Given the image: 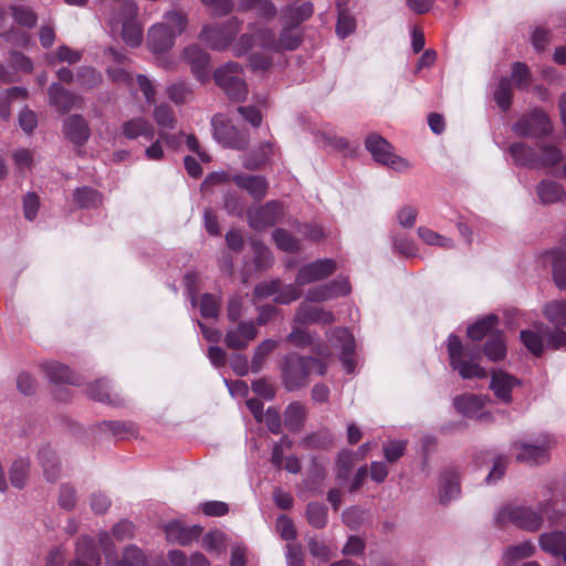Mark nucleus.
I'll return each mask as SVG.
<instances>
[{"instance_id":"obj_42","label":"nucleus","mask_w":566,"mask_h":566,"mask_svg":"<svg viewBox=\"0 0 566 566\" xmlns=\"http://www.w3.org/2000/svg\"><path fill=\"white\" fill-rule=\"evenodd\" d=\"M73 199L80 208L90 209L97 208L103 201V196L97 190L84 186L75 189Z\"/></svg>"},{"instance_id":"obj_61","label":"nucleus","mask_w":566,"mask_h":566,"mask_svg":"<svg viewBox=\"0 0 566 566\" xmlns=\"http://www.w3.org/2000/svg\"><path fill=\"white\" fill-rule=\"evenodd\" d=\"M103 426L119 439L128 438L137 432L136 426L127 421H105Z\"/></svg>"},{"instance_id":"obj_9","label":"nucleus","mask_w":566,"mask_h":566,"mask_svg":"<svg viewBox=\"0 0 566 566\" xmlns=\"http://www.w3.org/2000/svg\"><path fill=\"white\" fill-rule=\"evenodd\" d=\"M555 446V440L548 434H541L536 442H515L513 449L518 462L530 465H538L549 460V450Z\"/></svg>"},{"instance_id":"obj_30","label":"nucleus","mask_w":566,"mask_h":566,"mask_svg":"<svg viewBox=\"0 0 566 566\" xmlns=\"http://www.w3.org/2000/svg\"><path fill=\"white\" fill-rule=\"evenodd\" d=\"M509 151L515 165L527 168H539L538 154L525 143H513L510 145Z\"/></svg>"},{"instance_id":"obj_31","label":"nucleus","mask_w":566,"mask_h":566,"mask_svg":"<svg viewBox=\"0 0 566 566\" xmlns=\"http://www.w3.org/2000/svg\"><path fill=\"white\" fill-rule=\"evenodd\" d=\"M38 459L43 469L45 480L48 482H55L61 472V464L55 451L50 446H45L39 450Z\"/></svg>"},{"instance_id":"obj_53","label":"nucleus","mask_w":566,"mask_h":566,"mask_svg":"<svg viewBox=\"0 0 566 566\" xmlns=\"http://www.w3.org/2000/svg\"><path fill=\"white\" fill-rule=\"evenodd\" d=\"M306 517L315 528H323L327 523V509L324 504L312 502L307 505Z\"/></svg>"},{"instance_id":"obj_51","label":"nucleus","mask_w":566,"mask_h":566,"mask_svg":"<svg viewBox=\"0 0 566 566\" xmlns=\"http://www.w3.org/2000/svg\"><path fill=\"white\" fill-rule=\"evenodd\" d=\"M251 249L253 251V261L258 270H265L272 265V253L262 242L252 240Z\"/></svg>"},{"instance_id":"obj_11","label":"nucleus","mask_w":566,"mask_h":566,"mask_svg":"<svg viewBox=\"0 0 566 566\" xmlns=\"http://www.w3.org/2000/svg\"><path fill=\"white\" fill-rule=\"evenodd\" d=\"M512 130L520 137L541 138L551 134L552 124L544 112L533 109L515 122Z\"/></svg>"},{"instance_id":"obj_35","label":"nucleus","mask_w":566,"mask_h":566,"mask_svg":"<svg viewBox=\"0 0 566 566\" xmlns=\"http://www.w3.org/2000/svg\"><path fill=\"white\" fill-rule=\"evenodd\" d=\"M552 260L553 280L555 285L564 291L566 290V254L562 247L547 252Z\"/></svg>"},{"instance_id":"obj_24","label":"nucleus","mask_w":566,"mask_h":566,"mask_svg":"<svg viewBox=\"0 0 566 566\" xmlns=\"http://www.w3.org/2000/svg\"><path fill=\"white\" fill-rule=\"evenodd\" d=\"M277 40L275 34L265 28L256 30L252 34H243L240 39L242 49H238L239 54L247 52L250 48L259 45L261 48L277 51Z\"/></svg>"},{"instance_id":"obj_55","label":"nucleus","mask_w":566,"mask_h":566,"mask_svg":"<svg viewBox=\"0 0 566 566\" xmlns=\"http://www.w3.org/2000/svg\"><path fill=\"white\" fill-rule=\"evenodd\" d=\"M273 240L276 247L285 252H296L300 250V242L285 229L279 228L273 231Z\"/></svg>"},{"instance_id":"obj_62","label":"nucleus","mask_w":566,"mask_h":566,"mask_svg":"<svg viewBox=\"0 0 566 566\" xmlns=\"http://www.w3.org/2000/svg\"><path fill=\"white\" fill-rule=\"evenodd\" d=\"M11 11L14 21L23 27L32 28L38 21L36 14L30 8L12 6Z\"/></svg>"},{"instance_id":"obj_15","label":"nucleus","mask_w":566,"mask_h":566,"mask_svg":"<svg viewBox=\"0 0 566 566\" xmlns=\"http://www.w3.org/2000/svg\"><path fill=\"white\" fill-rule=\"evenodd\" d=\"M350 285L347 279H336L328 283L310 289L305 294L307 302H326L349 294Z\"/></svg>"},{"instance_id":"obj_64","label":"nucleus","mask_w":566,"mask_h":566,"mask_svg":"<svg viewBox=\"0 0 566 566\" xmlns=\"http://www.w3.org/2000/svg\"><path fill=\"white\" fill-rule=\"evenodd\" d=\"M313 14V4L311 2H304L296 8H289V22L294 27H297L301 22L308 19Z\"/></svg>"},{"instance_id":"obj_2","label":"nucleus","mask_w":566,"mask_h":566,"mask_svg":"<svg viewBox=\"0 0 566 566\" xmlns=\"http://www.w3.org/2000/svg\"><path fill=\"white\" fill-rule=\"evenodd\" d=\"M447 349L450 366L463 379L486 377L485 369L478 363L480 358V347L478 345L464 346L457 335L451 334L448 337Z\"/></svg>"},{"instance_id":"obj_57","label":"nucleus","mask_w":566,"mask_h":566,"mask_svg":"<svg viewBox=\"0 0 566 566\" xmlns=\"http://www.w3.org/2000/svg\"><path fill=\"white\" fill-rule=\"evenodd\" d=\"M239 30V22L237 19L231 18L227 21L224 31H214V50L226 48L235 36Z\"/></svg>"},{"instance_id":"obj_50","label":"nucleus","mask_w":566,"mask_h":566,"mask_svg":"<svg viewBox=\"0 0 566 566\" xmlns=\"http://www.w3.org/2000/svg\"><path fill=\"white\" fill-rule=\"evenodd\" d=\"M513 97V85L510 77H502L494 91V99L502 111H507L511 107Z\"/></svg>"},{"instance_id":"obj_21","label":"nucleus","mask_w":566,"mask_h":566,"mask_svg":"<svg viewBox=\"0 0 566 566\" xmlns=\"http://www.w3.org/2000/svg\"><path fill=\"white\" fill-rule=\"evenodd\" d=\"M485 399L483 397L473 394L457 396L453 400V406L458 412L480 420L489 417L486 412L482 411Z\"/></svg>"},{"instance_id":"obj_54","label":"nucleus","mask_w":566,"mask_h":566,"mask_svg":"<svg viewBox=\"0 0 566 566\" xmlns=\"http://www.w3.org/2000/svg\"><path fill=\"white\" fill-rule=\"evenodd\" d=\"M354 467V454L348 450L338 453L336 461V479L339 482H346Z\"/></svg>"},{"instance_id":"obj_16","label":"nucleus","mask_w":566,"mask_h":566,"mask_svg":"<svg viewBox=\"0 0 566 566\" xmlns=\"http://www.w3.org/2000/svg\"><path fill=\"white\" fill-rule=\"evenodd\" d=\"M311 302H302L295 313L294 323L301 325L322 324L331 325L335 321V316L331 311L319 306H313Z\"/></svg>"},{"instance_id":"obj_23","label":"nucleus","mask_w":566,"mask_h":566,"mask_svg":"<svg viewBox=\"0 0 566 566\" xmlns=\"http://www.w3.org/2000/svg\"><path fill=\"white\" fill-rule=\"evenodd\" d=\"M233 182L247 191L254 200H262L269 189V182L263 176L239 174L233 176Z\"/></svg>"},{"instance_id":"obj_34","label":"nucleus","mask_w":566,"mask_h":566,"mask_svg":"<svg viewBox=\"0 0 566 566\" xmlns=\"http://www.w3.org/2000/svg\"><path fill=\"white\" fill-rule=\"evenodd\" d=\"M439 494L443 504L449 503L460 494L459 478L454 470H447L442 473Z\"/></svg>"},{"instance_id":"obj_38","label":"nucleus","mask_w":566,"mask_h":566,"mask_svg":"<svg viewBox=\"0 0 566 566\" xmlns=\"http://www.w3.org/2000/svg\"><path fill=\"white\" fill-rule=\"evenodd\" d=\"M537 196L543 203H555L560 201L566 192L556 181L543 180L537 186Z\"/></svg>"},{"instance_id":"obj_17","label":"nucleus","mask_w":566,"mask_h":566,"mask_svg":"<svg viewBox=\"0 0 566 566\" xmlns=\"http://www.w3.org/2000/svg\"><path fill=\"white\" fill-rule=\"evenodd\" d=\"M168 542L179 545H189L202 534L200 525L186 526L179 521H171L165 526Z\"/></svg>"},{"instance_id":"obj_32","label":"nucleus","mask_w":566,"mask_h":566,"mask_svg":"<svg viewBox=\"0 0 566 566\" xmlns=\"http://www.w3.org/2000/svg\"><path fill=\"white\" fill-rule=\"evenodd\" d=\"M122 128L123 135L128 139L144 137L147 140H153L155 136V128L153 124L142 117L133 118L125 122Z\"/></svg>"},{"instance_id":"obj_49","label":"nucleus","mask_w":566,"mask_h":566,"mask_svg":"<svg viewBox=\"0 0 566 566\" xmlns=\"http://www.w3.org/2000/svg\"><path fill=\"white\" fill-rule=\"evenodd\" d=\"M168 558L172 566H209V562L200 553L193 554L188 559L181 551L172 549L168 553Z\"/></svg>"},{"instance_id":"obj_59","label":"nucleus","mask_w":566,"mask_h":566,"mask_svg":"<svg viewBox=\"0 0 566 566\" xmlns=\"http://www.w3.org/2000/svg\"><path fill=\"white\" fill-rule=\"evenodd\" d=\"M539 168L554 167L563 160V155L559 148L554 145L545 144L541 146Z\"/></svg>"},{"instance_id":"obj_10","label":"nucleus","mask_w":566,"mask_h":566,"mask_svg":"<svg viewBox=\"0 0 566 566\" xmlns=\"http://www.w3.org/2000/svg\"><path fill=\"white\" fill-rule=\"evenodd\" d=\"M98 544L105 555L106 563L115 566H146L145 554L135 545L123 551L122 558L116 560V549L107 532L98 534Z\"/></svg>"},{"instance_id":"obj_39","label":"nucleus","mask_w":566,"mask_h":566,"mask_svg":"<svg viewBox=\"0 0 566 566\" xmlns=\"http://www.w3.org/2000/svg\"><path fill=\"white\" fill-rule=\"evenodd\" d=\"M30 472V460L19 457L15 459L9 470V479L12 486L23 489Z\"/></svg>"},{"instance_id":"obj_12","label":"nucleus","mask_w":566,"mask_h":566,"mask_svg":"<svg viewBox=\"0 0 566 566\" xmlns=\"http://www.w3.org/2000/svg\"><path fill=\"white\" fill-rule=\"evenodd\" d=\"M247 214L249 226L261 231L273 227L283 217V205L277 200H271L265 205L250 208Z\"/></svg>"},{"instance_id":"obj_47","label":"nucleus","mask_w":566,"mask_h":566,"mask_svg":"<svg viewBox=\"0 0 566 566\" xmlns=\"http://www.w3.org/2000/svg\"><path fill=\"white\" fill-rule=\"evenodd\" d=\"M75 80L82 88L92 90L102 83L103 76L92 66H82L77 70Z\"/></svg>"},{"instance_id":"obj_60","label":"nucleus","mask_w":566,"mask_h":566,"mask_svg":"<svg viewBox=\"0 0 566 566\" xmlns=\"http://www.w3.org/2000/svg\"><path fill=\"white\" fill-rule=\"evenodd\" d=\"M296 27L284 28L277 40V51L280 50H295L301 44V35L295 30Z\"/></svg>"},{"instance_id":"obj_40","label":"nucleus","mask_w":566,"mask_h":566,"mask_svg":"<svg viewBox=\"0 0 566 566\" xmlns=\"http://www.w3.org/2000/svg\"><path fill=\"white\" fill-rule=\"evenodd\" d=\"M305 417V407L300 402H292L285 409L284 424L290 431L297 432L302 429Z\"/></svg>"},{"instance_id":"obj_18","label":"nucleus","mask_w":566,"mask_h":566,"mask_svg":"<svg viewBox=\"0 0 566 566\" xmlns=\"http://www.w3.org/2000/svg\"><path fill=\"white\" fill-rule=\"evenodd\" d=\"M63 133L73 145L83 146L91 136V128L82 115L75 114L64 119Z\"/></svg>"},{"instance_id":"obj_25","label":"nucleus","mask_w":566,"mask_h":566,"mask_svg":"<svg viewBox=\"0 0 566 566\" xmlns=\"http://www.w3.org/2000/svg\"><path fill=\"white\" fill-rule=\"evenodd\" d=\"M105 54L109 55L114 62L117 63L116 66H108L106 69L108 80L116 84H125L130 86L133 84V75L123 66L127 60L125 53L117 51L114 48H107L105 50Z\"/></svg>"},{"instance_id":"obj_43","label":"nucleus","mask_w":566,"mask_h":566,"mask_svg":"<svg viewBox=\"0 0 566 566\" xmlns=\"http://www.w3.org/2000/svg\"><path fill=\"white\" fill-rule=\"evenodd\" d=\"M534 552L535 546L530 541L512 545L503 553V562L505 565L511 566L521 559L531 557Z\"/></svg>"},{"instance_id":"obj_14","label":"nucleus","mask_w":566,"mask_h":566,"mask_svg":"<svg viewBox=\"0 0 566 566\" xmlns=\"http://www.w3.org/2000/svg\"><path fill=\"white\" fill-rule=\"evenodd\" d=\"M327 338L333 344V346L342 349L340 360L344 365V368L348 374L353 373L355 369V339L353 335L347 328L336 327L328 331Z\"/></svg>"},{"instance_id":"obj_45","label":"nucleus","mask_w":566,"mask_h":566,"mask_svg":"<svg viewBox=\"0 0 566 566\" xmlns=\"http://www.w3.org/2000/svg\"><path fill=\"white\" fill-rule=\"evenodd\" d=\"M90 397L94 400L113 406H119L122 402L117 395L112 396L105 379H98L90 386Z\"/></svg>"},{"instance_id":"obj_44","label":"nucleus","mask_w":566,"mask_h":566,"mask_svg":"<svg viewBox=\"0 0 566 566\" xmlns=\"http://www.w3.org/2000/svg\"><path fill=\"white\" fill-rule=\"evenodd\" d=\"M539 511L551 525L559 523L566 514V510L560 509L556 494L552 493L548 499L539 503Z\"/></svg>"},{"instance_id":"obj_8","label":"nucleus","mask_w":566,"mask_h":566,"mask_svg":"<svg viewBox=\"0 0 566 566\" xmlns=\"http://www.w3.org/2000/svg\"><path fill=\"white\" fill-rule=\"evenodd\" d=\"M365 146L378 164L388 166L399 172L410 168V164L405 158L395 155L391 145L378 134L368 135L365 139Z\"/></svg>"},{"instance_id":"obj_3","label":"nucleus","mask_w":566,"mask_h":566,"mask_svg":"<svg viewBox=\"0 0 566 566\" xmlns=\"http://www.w3.org/2000/svg\"><path fill=\"white\" fill-rule=\"evenodd\" d=\"M281 371L284 387L293 391L305 386L311 374L324 375L326 364L321 359L293 353L283 358Z\"/></svg>"},{"instance_id":"obj_19","label":"nucleus","mask_w":566,"mask_h":566,"mask_svg":"<svg viewBox=\"0 0 566 566\" xmlns=\"http://www.w3.org/2000/svg\"><path fill=\"white\" fill-rule=\"evenodd\" d=\"M76 558L69 566H99L101 557L95 542L90 536H81L76 543Z\"/></svg>"},{"instance_id":"obj_36","label":"nucleus","mask_w":566,"mask_h":566,"mask_svg":"<svg viewBox=\"0 0 566 566\" xmlns=\"http://www.w3.org/2000/svg\"><path fill=\"white\" fill-rule=\"evenodd\" d=\"M214 139L222 146L233 149H243L249 143L233 126L224 127V134L214 126Z\"/></svg>"},{"instance_id":"obj_41","label":"nucleus","mask_w":566,"mask_h":566,"mask_svg":"<svg viewBox=\"0 0 566 566\" xmlns=\"http://www.w3.org/2000/svg\"><path fill=\"white\" fill-rule=\"evenodd\" d=\"M273 153V146L271 143L266 142L260 145V147L252 153L248 154L243 158V167L250 170H255L261 168L269 160Z\"/></svg>"},{"instance_id":"obj_52","label":"nucleus","mask_w":566,"mask_h":566,"mask_svg":"<svg viewBox=\"0 0 566 566\" xmlns=\"http://www.w3.org/2000/svg\"><path fill=\"white\" fill-rule=\"evenodd\" d=\"M511 83L515 85L517 90H526L532 83V74L526 64L515 62L512 65Z\"/></svg>"},{"instance_id":"obj_46","label":"nucleus","mask_w":566,"mask_h":566,"mask_svg":"<svg viewBox=\"0 0 566 566\" xmlns=\"http://www.w3.org/2000/svg\"><path fill=\"white\" fill-rule=\"evenodd\" d=\"M545 317L555 326H566V301H552L544 306Z\"/></svg>"},{"instance_id":"obj_56","label":"nucleus","mask_w":566,"mask_h":566,"mask_svg":"<svg viewBox=\"0 0 566 566\" xmlns=\"http://www.w3.org/2000/svg\"><path fill=\"white\" fill-rule=\"evenodd\" d=\"M417 232L419 238L429 245H438L446 249H451L454 247V243L451 239L442 237L429 228L420 227L418 228Z\"/></svg>"},{"instance_id":"obj_6","label":"nucleus","mask_w":566,"mask_h":566,"mask_svg":"<svg viewBox=\"0 0 566 566\" xmlns=\"http://www.w3.org/2000/svg\"><path fill=\"white\" fill-rule=\"evenodd\" d=\"M119 18H112L108 25L112 31L116 30L119 24L122 25L123 41L132 46L137 48L143 41V27L136 20L138 15V7L133 1H126L122 4Z\"/></svg>"},{"instance_id":"obj_5","label":"nucleus","mask_w":566,"mask_h":566,"mask_svg":"<svg viewBox=\"0 0 566 566\" xmlns=\"http://www.w3.org/2000/svg\"><path fill=\"white\" fill-rule=\"evenodd\" d=\"M497 525L512 523L516 527L528 532H536L543 526V515L539 509L536 511L531 506L505 505L495 515Z\"/></svg>"},{"instance_id":"obj_58","label":"nucleus","mask_w":566,"mask_h":566,"mask_svg":"<svg viewBox=\"0 0 566 566\" xmlns=\"http://www.w3.org/2000/svg\"><path fill=\"white\" fill-rule=\"evenodd\" d=\"M154 119L161 130L174 129L176 127V117L172 109L167 104H160L155 107Z\"/></svg>"},{"instance_id":"obj_4","label":"nucleus","mask_w":566,"mask_h":566,"mask_svg":"<svg viewBox=\"0 0 566 566\" xmlns=\"http://www.w3.org/2000/svg\"><path fill=\"white\" fill-rule=\"evenodd\" d=\"M212 49V29L205 25L199 34V43L189 45L184 51L186 61L190 64L192 74L206 83L210 77V54Z\"/></svg>"},{"instance_id":"obj_20","label":"nucleus","mask_w":566,"mask_h":566,"mask_svg":"<svg viewBox=\"0 0 566 566\" xmlns=\"http://www.w3.org/2000/svg\"><path fill=\"white\" fill-rule=\"evenodd\" d=\"M49 102L56 112L65 114L81 102V97L64 88L60 84L53 83L49 87Z\"/></svg>"},{"instance_id":"obj_48","label":"nucleus","mask_w":566,"mask_h":566,"mask_svg":"<svg viewBox=\"0 0 566 566\" xmlns=\"http://www.w3.org/2000/svg\"><path fill=\"white\" fill-rule=\"evenodd\" d=\"M240 10H255L263 18H273L276 14L275 6L269 0H238Z\"/></svg>"},{"instance_id":"obj_63","label":"nucleus","mask_w":566,"mask_h":566,"mask_svg":"<svg viewBox=\"0 0 566 566\" xmlns=\"http://www.w3.org/2000/svg\"><path fill=\"white\" fill-rule=\"evenodd\" d=\"M356 29L355 18L352 17L347 10H340L338 12L336 33L339 38L345 39Z\"/></svg>"},{"instance_id":"obj_28","label":"nucleus","mask_w":566,"mask_h":566,"mask_svg":"<svg viewBox=\"0 0 566 566\" xmlns=\"http://www.w3.org/2000/svg\"><path fill=\"white\" fill-rule=\"evenodd\" d=\"M538 544L545 553L562 557L566 562V534L563 531L543 533Z\"/></svg>"},{"instance_id":"obj_27","label":"nucleus","mask_w":566,"mask_h":566,"mask_svg":"<svg viewBox=\"0 0 566 566\" xmlns=\"http://www.w3.org/2000/svg\"><path fill=\"white\" fill-rule=\"evenodd\" d=\"M258 332L252 322L240 323L235 328L230 329L226 336L228 347L243 349L249 342L255 338Z\"/></svg>"},{"instance_id":"obj_29","label":"nucleus","mask_w":566,"mask_h":566,"mask_svg":"<svg viewBox=\"0 0 566 566\" xmlns=\"http://www.w3.org/2000/svg\"><path fill=\"white\" fill-rule=\"evenodd\" d=\"M517 385L515 377L500 370L493 373L490 387L501 401L509 403L512 400L511 391Z\"/></svg>"},{"instance_id":"obj_26","label":"nucleus","mask_w":566,"mask_h":566,"mask_svg":"<svg viewBox=\"0 0 566 566\" xmlns=\"http://www.w3.org/2000/svg\"><path fill=\"white\" fill-rule=\"evenodd\" d=\"M41 368L46 375L48 379L55 385H81L80 377L73 374V371L64 364L57 361H46L41 365Z\"/></svg>"},{"instance_id":"obj_22","label":"nucleus","mask_w":566,"mask_h":566,"mask_svg":"<svg viewBox=\"0 0 566 566\" xmlns=\"http://www.w3.org/2000/svg\"><path fill=\"white\" fill-rule=\"evenodd\" d=\"M279 343L274 339H265L263 340L254 350V354L251 359L250 370L254 374H258L264 367V364L270 356V354L277 347ZM242 361V366H235V369L240 375H244L249 367L245 358H240Z\"/></svg>"},{"instance_id":"obj_33","label":"nucleus","mask_w":566,"mask_h":566,"mask_svg":"<svg viewBox=\"0 0 566 566\" xmlns=\"http://www.w3.org/2000/svg\"><path fill=\"white\" fill-rule=\"evenodd\" d=\"M497 325L499 317L494 314H490L468 327V337L472 340H481L484 337L489 338L490 334L499 331Z\"/></svg>"},{"instance_id":"obj_1","label":"nucleus","mask_w":566,"mask_h":566,"mask_svg":"<svg viewBox=\"0 0 566 566\" xmlns=\"http://www.w3.org/2000/svg\"><path fill=\"white\" fill-rule=\"evenodd\" d=\"M164 20L154 24L147 33V46L154 54L169 51L177 35H180L188 24L186 14L176 10L166 12Z\"/></svg>"},{"instance_id":"obj_13","label":"nucleus","mask_w":566,"mask_h":566,"mask_svg":"<svg viewBox=\"0 0 566 566\" xmlns=\"http://www.w3.org/2000/svg\"><path fill=\"white\" fill-rule=\"evenodd\" d=\"M337 269L336 262L332 259H321L300 268L295 284L307 285L331 276Z\"/></svg>"},{"instance_id":"obj_7","label":"nucleus","mask_w":566,"mask_h":566,"mask_svg":"<svg viewBox=\"0 0 566 566\" xmlns=\"http://www.w3.org/2000/svg\"><path fill=\"white\" fill-rule=\"evenodd\" d=\"M214 83L219 85L227 96L235 102L245 99L248 86L242 77V71L238 63L230 62L214 70Z\"/></svg>"},{"instance_id":"obj_37","label":"nucleus","mask_w":566,"mask_h":566,"mask_svg":"<svg viewBox=\"0 0 566 566\" xmlns=\"http://www.w3.org/2000/svg\"><path fill=\"white\" fill-rule=\"evenodd\" d=\"M483 353L488 359L492 361H499L505 357L506 344L501 331H495L490 334V337L484 344Z\"/></svg>"}]
</instances>
